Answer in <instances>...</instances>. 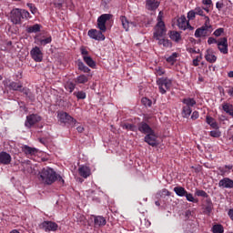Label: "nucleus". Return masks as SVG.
Wrapping results in <instances>:
<instances>
[{
  "label": "nucleus",
  "mask_w": 233,
  "mask_h": 233,
  "mask_svg": "<svg viewBox=\"0 0 233 233\" xmlns=\"http://www.w3.org/2000/svg\"><path fill=\"white\" fill-rule=\"evenodd\" d=\"M66 89H67L68 92L72 93L76 89V84L74 82H66L65 86Z\"/></svg>",
  "instance_id": "39"
},
{
  "label": "nucleus",
  "mask_w": 233,
  "mask_h": 233,
  "mask_svg": "<svg viewBox=\"0 0 233 233\" xmlns=\"http://www.w3.org/2000/svg\"><path fill=\"white\" fill-rule=\"evenodd\" d=\"M183 107H182V116L183 117L188 118L190 117V114H192V106H195L196 100L194 98H184L182 100Z\"/></svg>",
  "instance_id": "5"
},
{
  "label": "nucleus",
  "mask_w": 233,
  "mask_h": 233,
  "mask_svg": "<svg viewBox=\"0 0 233 233\" xmlns=\"http://www.w3.org/2000/svg\"><path fill=\"white\" fill-rule=\"evenodd\" d=\"M157 196L158 198H166V196H170V191H168V189L167 188H163L162 190L157 193Z\"/></svg>",
  "instance_id": "40"
},
{
  "label": "nucleus",
  "mask_w": 233,
  "mask_h": 233,
  "mask_svg": "<svg viewBox=\"0 0 233 233\" xmlns=\"http://www.w3.org/2000/svg\"><path fill=\"white\" fill-rule=\"evenodd\" d=\"M10 163H12V156L5 151L0 152V165H10Z\"/></svg>",
  "instance_id": "16"
},
{
  "label": "nucleus",
  "mask_w": 233,
  "mask_h": 233,
  "mask_svg": "<svg viewBox=\"0 0 233 233\" xmlns=\"http://www.w3.org/2000/svg\"><path fill=\"white\" fill-rule=\"evenodd\" d=\"M222 108L226 114H229V116H233V106L231 104L226 103L223 104Z\"/></svg>",
  "instance_id": "33"
},
{
  "label": "nucleus",
  "mask_w": 233,
  "mask_h": 233,
  "mask_svg": "<svg viewBox=\"0 0 233 233\" xmlns=\"http://www.w3.org/2000/svg\"><path fill=\"white\" fill-rule=\"evenodd\" d=\"M40 30H41V25L39 24H35L34 25L27 27L26 32L28 34H36V32H39Z\"/></svg>",
  "instance_id": "29"
},
{
  "label": "nucleus",
  "mask_w": 233,
  "mask_h": 233,
  "mask_svg": "<svg viewBox=\"0 0 233 233\" xmlns=\"http://www.w3.org/2000/svg\"><path fill=\"white\" fill-rule=\"evenodd\" d=\"M228 77H233V71H230L228 74Z\"/></svg>",
  "instance_id": "63"
},
{
  "label": "nucleus",
  "mask_w": 233,
  "mask_h": 233,
  "mask_svg": "<svg viewBox=\"0 0 233 233\" xmlns=\"http://www.w3.org/2000/svg\"><path fill=\"white\" fill-rule=\"evenodd\" d=\"M50 43H52V36L40 39V45H42L43 46H45V45H50Z\"/></svg>",
  "instance_id": "44"
},
{
  "label": "nucleus",
  "mask_w": 233,
  "mask_h": 233,
  "mask_svg": "<svg viewBox=\"0 0 233 233\" xmlns=\"http://www.w3.org/2000/svg\"><path fill=\"white\" fill-rule=\"evenodd\" d=\"M155 72L157 76H163V74H165V69L158 66V67H156Z\"/></svg>",
  "instance_id": "49"
},
{
  "label": "nucleus",
  "mask_w": 233,
  "mask_h": 233,
  "mask_svg": "<svg viewBox=\"0 0 233 233\" xmlns=\"http://www.w3.org/2000/svg\"><path fill=\"white\" fill-rule=\"evenodd\" d=\"M194 66H199V57H197L193 60Z\"/></svg>",
  "instance_id": "59"
},
{
  "label": "nucleus",
  "mask_w": 233,
  "mask_h": 233,
  "mask_svg": "<svg viewBox=\"0 0 233 233\" xmlns=\"http://www.w3.org/2000/svg\"><path fill=\"white\" fill-rule=\"evenodd\" d=\"M167 35V28L165 27V22H163V12H159L157 16V24L155 26V32L153 34L154 39H159Z\"/></svg>",
  "instance_id": "4"
},
{
  "label": "nucleus",
  "mask_w": 233,
  "mask_h": 233,
  "mask_svg": "<svg viewBox=\"0 0 233 233\" xmlns=\"http://www.w3.org/2000/svg\"><path fill=\"white\" fill-rule=\"evenodd\" d=\"M41 121V116L37 114H32L26 116V120L25 122V127L26 128H32L34 125H37Z\"/></svg>",
  "instance_id": "10"
},
{
  "label": "nucleus",
  "mask_w": 233,
  "mask_h": 233,
  "mask_svg": "<svg viewBox=\"0 0 233 233\" xmlns=\"http://www.w3.org/2000/svg\"><path fill=\"white\" fill-rule=\"evenodd\" d=\"M77 66L78 70H81V72H84L85 74H89L90 69L88 68V66H85L83 62H78Z\"/></svg>",
  "instance_id": "35"
},
{
  "label": "nucleus",
  "mask_w": 233,
  "mask_h": 233,
  "mask_svg": "<svg viewBox=\"0 0 233 233\" xmlns=\"http://www.w3.org/2000/svg\"><path fill=\"white\" fill-rule=\"evenodd\" d=\"M76 83L77 85H85V83H88V76L86 75H80L76 78Z\"/></svg>",
  "instance_id": "28"
},
{
  "label": "nucleus",
  "mask_w": 233,
  "mask_h": 233,
  "mask_svg": "<svg viewBox=\"0 0 233 233\" xmlns=\"http://www.w3.org/2000/svg\"><path fill=\"white\" fill-rule=\"evenodd\" d=\"M40 228H43V230H45L46 232H56V230H57V225L56 224V222L44 221L40 225Z\"/></svg>",
  "instance_id": "14"
},
{
  "label": "nucleus",
  "mask_w": 233,
  "mask_h": 233,
  "mask_svg": "<svg viewBox=\"0 0 233 233\" xmlns=\"http://www.w3.org/2000/svg\"><path fill=\"white\" fill-rule=\"evenodd\" d=\"M223 32H225V29L218 28V29H216L213 34H214V35H216V37H219V35H221V34H223Z\"/></svg>",
  "instance_id": "50"
},
{
  "label": "nucleus",
  "mask_w": 233,
  "mask_h": 233,
  "mask_svg": "<svg viewBox=\"0 0 233 233\" xmlns=\"http://www.w3.org/2000/svg\"><path fill=\"white\" fill-rule=\"evenodd\" d=\"M202 4L210 5H212V0H202Z\"/></svg>",
  "instance_id": "61"
},
{
  "label": "nucleus",
  "mask_w": 233,
  "mask_h": 233,
  "mask_svg": "<svg viewBox=\"0 0 233 233\" xmlns=\"http://www.w3.org/2000/svg\"><path fill=\"white\" fill-rule=\"evenodd\" d=\"M184 198H186L187 201H189L190 203H198V199L194 198V195L188 193L187 191L184 195Z\"/></svg>",
  "instance_id": "37"
},
{
  "label": "nucleus",
  "mask_w": 233,
  "mask_h": 233,
  "mask_svg": "<svg viewBox=\"0 0 233 233\" xmlns=\"http://www.w3.org/2000/svg\"><path fill=\"white\" fill-rule=\"evenodd\" d=\"M80 52L83 56V59H85V57H88V50H86L85 46L80 47Z\"/></svg>",
  "instance_id": "48"
},
{
  "label": "nucleus",
  "mask_w": 233,
  "mask_h": 233,
  "mask_svg": "<svg viewBox=\"0 0 233 233\" xmlns=\"http://www.w3.org/2000/svg\"><path fill=\"white\" fill-rule=\"evenodd\" d=\"M75 96H76L77 99H86V93L84 91H78L75 93Z\"/></svg>",
  "instance_id": "45"
},
{
  "label": "nucleus",
  "mask_w": 233,
  "mask_h": 233,
  "mask_svg": "<svg viewBox=\"0 0 233 233\" xmlns=\"http://www.w3.org/2000/svg\"><path fill=\"white\" fill-rule=\"evenodd\" d=\"M94 222L96 227H105L106 225V219L101 216L95 217Z\"/></svg>",
  "instance_id": "25"
},
{
  "label": "nucleus",
  "mask_w": 233,
  "mask_h": 233,
  "mask_svg": "<svg viewBox=\"0 0 233 233\" xmlns=\"http://www.w3.org/2000/svg\"><path fill=\"white\" fill-rule=\"evenodd\" d=\"M56 181H58V183L65 185V179H63V177H61V175H57V173H56Z\"/></svg>",
  "instance_id": "53"
},
{
  "label": "nucleus",
  "mask_w": 233,
  "mask_h": 233,
  "mask_svg": "<svg viewBox=\"0 0 233 233\" xmlns=\"http://www.w3.org/2000/svg\"><path fill=\"white\" fill-rule=\"evenodd\" d=\"M169 37L170 39H172V41H175L176 43H179V41H181V35L179 34V32L177 31H171Z\"/></svg>",
  "instance_id": "30"
},
{
  "label": "nucleus",
  "mask_w": 233,
  "mask_h": 233,
  "mask_svg": "<svg viewBox=\"0 0 233 233\" xmlns=\"http://www.w3.org/2000/svg\"><path fill=\"white\" fill-rule=\"evenodd\" d=\"M218 187H220V188H233V180L228 177H224L219 180Z\"/></svg>",
  "instance_id": "17"
},
{
  "label": "nucleus",
  "mask_w": 233,
  "mask_h": 233,
  "mask_svg": "<svg viewBox=\"0 0 233 233\" xmlns=\"http://www.w3.org/2000/svg\"><path fill=\"white\" fill-rule=\"evenodd\" d=\"M159 137L156 133V131H151L145 136L144 141L147 143L150 147H157L159 145V140L157 139Z\"/></svg>",
  "instance_id": "7"
},
{
  "label": "nucleus",
  "mask_w": 233,
  "mask_h": 233,
  "mask_svg": "<svg viewBox=\"0 0 233 233\" xmlns=\"http://www.w3.org/2000/svg\"><path fill=\"white\" fill-rule=\"evenodd\" d=\"M78 174H79V176H81L82 177H85V179H86V177H89V176L91 174L90 167H88L86 166H81L78 168Z\"/></svg>",
  "instance_id": "21"
},
{
  "label": "nucleus",
  "mask_w": 233,
  "mask_h": 233,
  "mask_svg": "<svg viewBox=\"0 0 233 233\" xmlns=\"http://www.w3.org/2000/svg\"><path fill=\"white\" fill-rule=\"evenodd\" d=\"M228 215L229 217V219H231V221H233V208L228 210Z\"/></svg>",
  "instance_id": "60"
},
{
  "label": "nucleus",
  "mask_w": 233,
  "mask_h": 233,
  "mask_svg": "<svg viewBox=\"0 0 233 233\" xmlns=\"http://www.w3.org/2000/svg\"><path fill=\"white\" fill-rule=\"evenodd\" d=\"M76 130L79 134H83V132H85V127L83 126H78L76 127Z\"/></svg>",
  "instance_id": "58"
},
{
  "label": "nucleus",
  "mask_w": 233,
  "mask_h": 233,
  "mask_svg": "<svg viewBox=\"0 0 233 233\" xmlns=\"http://www.w3.org/2000/svg\"><path fill=\"white\" fill-rule=\"evenodd\" d=\"M30 17V13L25 9H13L11 11V21L13 25H21L22 19H28Z\"/></svg>",
  "instance_id": "3"
},
{
  "label": "nucleus",
  "mask_w": 233,
  "mask_h": 233,
  "mask_svg": "<svg viewBox=\"0 0 233 233\" xmlns=\"http://www.w3.org/2000/svg\"><path fill=\"white\" fill-rule=\"evenodd\" d=\"M218 48L221 54H228V40L227 37H222L217 42Z\"/></svg>",
  "instance_id": "13"
},
{
  "label": "nucleus",
  "mask_w": 233,
  "mask_h": 233,
  "mask_svg": "<svg viewBox=\"0 0 233 233\" xmlns=\"http://www.w3.org/2000/svg\"><path fill=\"white\" fill-rule=\"evenodd\" d=\"M163 36H159L158 38H155L157 41H158V45L164 46V48H171L172 47V42L168 39L161 38Z\"/></svg>",
  "instance_id": "23"
},
{
  "label": "nucleus",
  "mask_w": 233,
  "mask_h": 233,
  "mask_svg": "<svg viewBox=\"0 0 233 233\" xmlns=\"http://www.w3.org/2000/svg\"><path fill=\"white\" fill-rule=\"evenodd\" d=\"M173 190L175 194H177V196H178L179 198H185V195L187 192V189H185V187H175Z\"/></svg>",
  "instance_id": "26"
},
{
  "label": "nucleus",
  "mask_w": 233,
  "mask_h": 233,
  "mask_svg": "<svg viewBox=\"0 0 233 233\" xmlns=\"http://www.w3.org/2000/svg\"><path fill=\"white\" fill-rule=\"evenodd\" d=\"M209 136L211 137H221V131H219V128H215V130L210 131Z\"/></svg>",
  "instance_id": "42"
},
{
  "label": "nucleus",
  "mask_w": 233,
  "mask_h": 233,
  "mask_svg": "<svg viewBox=\"0 0 233 233\" xmlns=\"http://www.w3.org/2000/svg\"><path fill=\"white\" fill-rule=\"evenodd\" d=\"M10 90H14L15 92H22L23 91V84L17 82H11L9 84Z\"/></svg>",
  "instance_id": "24"
},
{
  "label": "nucleus",
  "mask_w": 233,
  "mask_h": 233,
  "mask_svg": "<svg viewBox=\"0 0 233 233\" xmlns=\"http://www.w3.org/2000/svg\"><path fill=\"white\" fill-rule=\"evenodd\" d=\"M196 196L198 198H208V194L205 192V190L197 189L195 192Z\"/></svg>",
  "instance_id": "43"
},
{
  "label": "nucleus",
  "mask_w": 233,
  "mask_h": 233,
  "mask_svg": "<svg viewBox=\"0 0 233 233\" xmlns=\"http://www.w3.org/2000/svg\"><path fill=\"white\" fill-rule=\"evenodd\" d=\"M83 59L87 66L90 68H96V61H94V59H92L90 56H84Z\"/></svg>",
  "instance_id": "31"
},
{
  "label": "nucleus",
  "mask_w": 233,
  "mask_h": 233,
  "mask_svg": "<svg viewBox=\"0 0 233 233\" xmlns=\"http://www.w3.org/2000/svg\"><path fill=\"white\" fill-rule=\"evenodd\" d=\"M198 117H199V112L194 111L191 115V119L196 120Z\"/></svg>",
  "instance_id": "56"
},
{
  "label": "nucleus",
  "mask_w": 233,
  "mask_h": 233,
  "mask_svg": "<svg viewBox=\"0 0 233 233\" xmlns=\"http://www.w3.org/2000/svg\"><path fill=\"white\" fill-rule=\"evenodd\" d=\"M205 25L201 26L200 28H198L195 31V37H207V35L210 34L212 25L208 24L210 23V18L208 16H205Z\"/></svg>",
  "instance_id": "6"
},
{
  "label": "nucleus",
  "mask_w": 233,
  "mask_h": 233,
  "mask_svg": "<svg viewBox=\"0 0 233 233\" xmlns=\"http://www.w3.org/2000/svg\"><path fill=\"white\" fill-rule=\"evenodd\" d=\"M22 152L25 154V156L30 157V156H35L39 150L35 147H30L27 145H25L22 147Z\"/></svg>",
  "instance_id": "19"
},
{
  "label": "nucleus",
  "mask_w": 233,
  "mask_h": 233,
  "mask_svg": "<svg viewBox=\"0 0 233 233\" xmlns=\"http://www.w3.org/2000/svg\"><path fill=\"white\" fill-rule=\"evenodd\" d=\"M187 52H188V54H198V51L192 47H187Z\"/></svg>",
  "instance_id": "57"
},
{
  "label": "nucleus",
  "mask_w": 233,
  "mask_h": 233,
  "mask_svg": "<svg viewBox=\"0 0 233 233\" xmlns=\"http://www.w3.org/2000/svg\"><path fill=\"white\" fill-rule=\"evenodd\" d=\"M58 119L60 123H64L65 125H76V123H77L76 118L72 117V116H70L68 113L63 111L58 113Z\"/></svg>",
  "instance_id": "9"
},
{
  "label": "nucleus",
  "mask_w": 233,
  "mask_h": 233,
  "mask_svg": "<svg viewBox=\"0 0 233 233\" xmlns=\"http://www.w3.org/2000/svg\"><path fill=\"white\" fill-rule=\"evenodd\" d=\"M191 215H192V211L191 210L186 211L187 218H189V216H191Z\"/></svg>",
  "instance_id": "62"
},
{
  "label": "nucleus",
  "mask_w": 233,
  "mask_h": 233,
  "mask_svg": "<svg viewBox=\"0 0 233 233\" xmlns=\"http://www.w3.org/2000/svg\"><path fill=\"white\" fill-rule=\"evenodd\" d=\"M160 94H167V90H170L172 81L168 78H159L157 81Z\"/></svg>",
  "instance_id": "8"
},
{
  "label": "nucleus",
  "mask_w": 233,
  "mask_h": 233,
  "mask_svg": "<svg viewBox=\"0 0 233 233\" xmlns=\"http://www.w3.org/2000/svg\"><path fill=\"white\" fill-rule=\"evenodd\" d=\"M196 11L195 10H190L188 13H187V19L188 21H192L194 19H196Z\"/></svg>",
  "instance_id": "46"
},
{
  "label": "nucleus",
  "mask_w": 233,
  "mask_h": 233,
  "mask_svg": "<svg viewBox=\"0 0 233 233\" xmlns=\"http://www.w3.org/2000/svg\"><path fill=\"white\" fill-rule=\"evenodd\" d=\"M113 17L112 15L110 14H104L101 15L98 18H97V29H90L87 32V35L91 38V39H95V41H105L106 37H105V32H106V22L110 21L111 18Z\"/></svg>",
  "instance_id": "1"
},
{
  "label": "nucleus",
  "mask_w": 233,
  "mask_h": 233,
  "mask_svg": "<svg viewBox=\"0 0 233 233\" xmlns=\"http://www.w3.org/2000/svg\"><path fill=\"white\" fill-rule=\"evenodd\" d=\"M230 170H232V166H225L219 168L220 175L228 176L230 174Z\"/></svg>",
  "instance_id": "34"
},
{
  "label": "nucleus",
  "mask_w": 233,
  "mask_h": 233,
  "mask_svg": "<svg viewBox=\"0 0 233 233\" xmlns=\"http://www.w3.org/2000/svg\"><path fill=\"white\" fill-rule=\"evenodd\" d=\"M146 8L150 12H154V10H157V8H159V2L156 0H147Z\"/></svg>",
  "instance_id": "18"
},
{
  "label": "nucleus",
  "mask_w": 233,
  "mask_h": 233,
  "mask_svg": "<svg viewBox=\"0 0 233 233\" xmlns=\"http://www.w3.org/2000/svg\"><path fill=\"white\" fill-rule=\"evenodd\" d=\"M177 26L180 30H187V28H188L189 24L185 15H182L177 19Z\"/></svg>",
  "instance_id": "20"
},
{
  "label": "nucleus",
  "mask_w": 233,
  "mask_h": 233,
  "mask_svg": "<svg viewBox=\"0 0 233 233\" xmlns=\"http://www.w3.org/2000/svg\"><path fill=\"white\" fill-rule=\"evenodd\" d=\"M137 128L138 132H141V134H145L146 136L154 131L147 122H140Z\"/></svg>",
  "instance_id": "15"
},
{
  "label": "nucleus",
  "mask_w": 233,
  "mask_h": 233,
  "mask_svg": "<svg viewBox=\"0 0 233 233\" xmlns=\"http://www.w3.org/2000/svg\"><path fill=\"white\" fill-rule=\"evenodd\" d=\"M206 123H208V125H210L212 128H219V126H218V122H216V119H214V117L210 116H206Z\"/></svg>",
  "instance_id": "27"
},
{
  "label": "nucleus",
  "mask_w": 233,
  "mask_h": 233,
  "mask_svg": "<svg viewBox=\"0 0 233 233\" xmlns=\"http://www.w3.org/2000/svg\"><path fill=\"white\" fill-rule=\"evenodd\" d=\"M142 104H144L145 106H152V101L147 97L142 98Z\"/></svg>",
  "instance_id": "47"
},
{
  "label": "nucleus",
  "mask_w": 233,
  "mask_h": 233,
  "mask_svg": "<svg viewBox=\"0 0 233 233\" xmlns=\"http://www.w3.org/2000/svg\"><path fill=\"white\" fill-rule=\"evenodd\" d=\"M204 11H203V9L201 8V7H197V8H195V14L197 15H201V16H203V15H204Z\"/></svg>",
  "instance_id": "52"
},
{
  "label": "nucleus",
  "mask_w": 233,
  "mask_h": 233,
  "mask_svg": "<svg viewBox=\"0 0 233 233\" xmlns=\"http://www.w3.org/2000/svg\"><path fill=\"white\" fill-rule=\"evenodd\" d=\"M225 230L223 229V226L221 225H215L212 228L213 233H223Z\"/></svg>",
  "instance_id": "41"
},
{
  "label": "nucleus",
  "mask_w": 233,
  "mask_h": 233,
  "mask_svg": "<svg viewBox=\"0 0 233 233\" xmlns=\"http://www.w3.org/2000/svg\"><path fill=\"white\" fill-rule=\"evenodd\" d=\"M205 59L208 61V63H216L218 61V56L214 55V52L210 49L207 50L205 55Z\"/></svg>",
  "instance_id": "22"
},
{
  "label": "nucleus",
  "mask_w": 233,
  "mask_h": 233,
  "mask_svg": "<svg viewBox=\"0 0 233 233\" xmlns=\"http://www.w3.org/2000/svg\"><path fill=\"white\" fill-rule=\"evenodd\" d=\"M177 57H179V54L172 53V55L166 58V61L170 65H174L176 61H177Z\"/></svg>",
  "instance_id": "32"
},
{
  "label": "nucleus",
  "mask_w": 233,
  "mask_h": 233,
  "mask_svg": "<svg viewBox=\"0 0 233 233\" xmlns=\"http://www.w3.org/2000/svg\"><path fill=\"white\" fill-rule=\"evenodd\" d=\"M56 171L50 167H44L39 172V179L45 185H52L56 181Z\"/></svg>",
  "instance_id": "2"
},
{
  "label": "nucleus",
  "mask_w": 233,
  "mask_h": 233,
  "mask_svg": "<svg viewBox=\"0 0 233 233\" xmlns=\"http://www.w3.org/2000/svg\"><path fill=\"white\" fill-rule=\"evenodd\" d=\"M120 21H121L122 27L126 32H128L130 28H136V26H137V19H136V21L134 22H129L128 19H127V16L121 15Z\"/></svg>",
  "instance_id": "11"
},
{
  "label": "nucleus",
  "mask_w": 233,
  "mask_h": 233,
  "mask_svg": "<svg viewBox=\"0 0 233 233\" xmlns=\"http://www.w3.org/2000/svg\"><path fill=\"white\" fill-rule=\"evenodd\" d=\"M27 6L33 14H37V8L34 4H27Z\"/></svg>",
  "instance_id": "51"
},
{
  "label": "nucleus",
  "mask_w": 233,
  "mask_h": 233,
  "mask_svg": "<svg viewBox=\"0 0 233 233\" xmlns=\"http://www.w3.org/2000/svg\"><path fill=\"white\" fill-rule=\"evenodd\" d=\"M10 233H20L17 229H13Z\"/></svg>",
  "instance_id": "64"
},
{
  "label": "nucleus",
  "mask_w": 233,
  "mask_h": 233,
  "mask_svg": "<svg viewBox=\"0 0 233 233\" xmlns=\"http://www.w3.org/2000/svg\"><path fill=\"white\" fill-rule=\"evenodd\" d=\"M208 44H209V45H218V40H216V38H214V37H209L208 39Z\"/></svg>",
  "instance_id": "55"
},
{
  "label": "nucleus",
  "mask_w": 233,
  "mask_h": 233,
  "mask_svg": "<svg viewBox=\"0 0 233 233\" xmlns=\"http://www.w3.org/2000/svg\"><path fill=\"white\" fill-rule=\"evenodd\" d=\"M20 92H23V94H25V96H26V97L31 99V101H34V96L30 92V89H28L26 87H22V91H20Z\"/></svg>",
  "instance_id": "38"
},
{
  "label": "nucleus",
  "mask_w": 233,
  "mask_h": 233,
  "mask_svg": "<svg viewBox=\"0 0 233 233\" xmlns=\"http://www.w3.org/2000/svg\"><path fill=\"white\" fill-rule=\"evenodd\" d=\"M122 128H124V130H131L132 132H136V130H137V127L135 125L128 123L124 124Z\"/></svg>",
  "instance_id": "36"
},
{
  "label": "nucleus",
  "mask_w": 233,
  "mask_h": 233,
  "mask_svg": "<svg viewBox=\"0 0 233 233\" xmlns=\"http://www.w3.org/2000/svg\"><path fill=\"white\" fill-rule=\"evenodd\" d=\"M223 1L225 0H220L219 2L216 3V8H218V10H221V8L225 6V5L223 4Z\"/></svg>",
  "instance_id": "54"
},
{
  "label": "nucleus",
  "mask_w": 233,
  "mask_h": 233,
  "mask_svg": "<svg viewBox=\"0 0 233 233\" xmlns=\"http://www.w3.org/2000/svg\"><path fill=\"white\" fill-rule=\"evenodd\" d=\"M30 56L35 63H41L43 61V51L38 46H35L30 51Z\"/></svg>",
  "instance_id": "12"
}]
</instances>
